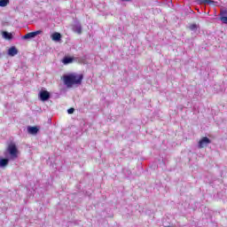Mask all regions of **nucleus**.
I'll return each mask as SVG.
<instances>
[{"instance_id":"nucleus-3","label":"nucleus","mask_w":227,"mask_h":227,"mask_svg":"<svg viewBox=\"0 0 227 227\" xmlns=\"http://www.w3.org/2000/svg\"><path fill=\"white\" fill-rule=\"evenodd\" d=\"M38 35H42V30H37L35 32H30L22 36V40H31L32 38H35Z\"/></svg>"},{"instance_id":"nucleus-6","label":"nucleus","mask_w":227,"mask_h":227,"mask_svg":"<svg viewBox=\"0 0 227 227\" xmlns=\"http://www.w3.org/2000/svg\"><path fill=\"white\" fill-rule=\"evenodd\" d=\"M18 54H19V50H17L15 46H12L8 50V56H11L12 58H13V56H17Z\"/></svg>"},{"instance_id":"nucleus-7","label":"nucleus","mask_w":227,"mask_h":227,"mask_svg":"<svg viewBox=\"0 0 227 227\" xmlns=\"http://www.w3.org/2000/svg\"><path fill=\"white\" fill-rule=\"evenodd\" d=\"M27 132H28V134H31L32 136H36L38 134V128L29 126L27 128Z\"/></svg>"},{"instance_id":"nucleus-4","label":"nucleus","mask_w":227,"mask_h":227,"mask_svg":"<svg viewBox=\"0 0 227 227\" xmlns=\"http://www.w3.org/2000/svg\"><path fill=\"white\" fill-rule=\"evenodd\" d=\"M39 98L42 102H47L51 98V93L47 90H41L39 92Z\"/></svg>"},{"instance_id":"nucleus-8","label":"nucleus","mask_w":227,"mask_h":227,"mask_svg":"<svg viewBox=\"0 0 227 227\" xmlns=\"http://www.w3.org/2000/svg\"><path fill=\"white\" fill-rule=\"evenodd\" d=\"M73 31H74V33H77L78 35H81L82 33V27H81L79 23L75 24L73 27Z\"/></svg>"},{"instance_id":"nucleus-13","label":"nucleus","mask_w":227,"mask_h":227,"mask_svg":"<svg viewBox=\"0 0 227 227\" xmlns=\"http://www.w3.org/2000/svg\"><path fill=\"white\" fill-rule=\"evenodd\" d=\"M10 4V0H0V6L1 8H4Z\"/></svg>"},{"instance_id":"nucleus-5","label":"nucleus","mask_w":227,"mask_h":227,"mask_svg":"<svg viewBox=\"0 0 227 227\" xmlns=\"http://www.w3.org/2000/svg\"><path fill=\"white\" fill-rule=\"evenodd\" d=\"M211 141L208 137H205L199 142V148H205L206 146H208L210 145Z\"/></svg>"},{"instance_id":"nucleus-2","label":"nucleus","mask_w":227,"mask_h":227,"mask_svg":"<svg viewBox=\"0 0 227 227\" xmlns=\"http://www.w3.org/2000/svg\"><path fill=\"white\" fill-rule=\"evenodd\" d=\"M82 74L72 73L64 75V84H66L67 88H72V86H74L75 84H81V82H82Z\"/></svg>"},{"instance_id":"nucleus-10","label":"nucleus","mask_w":227,"mask_h":227,"mask_svg":"<svg viewBox=\"0 0 227 227\" xmlns=\"http://www.w3.org/2000/svg\"><path fill=\"white\" fill-rule=\"evenodd\" d=\"M199 4H215V2L213 0H197Z\"/></svg>"},{"instance_id":"nucleus-16","label":"nucleus","mask_w":227,"mask_h":227,"mask_svg":"<svg viewBox=\"0 0 227 227\" xmlns=\"http://www.w3.org/2000/svg\"><path fill=\"white\" fill-rule=\"evenodd\" d=\"M122 3H129L130 0H121Z\"/></svg>"},{"instance_id":"nucleus-15","label":"nucleus","mask_w":227,"mask_h":227,"mask_svg":"<svg viewBox=\"0 0 227 227\" xmlns=\"http://www.w3.org/2000/svg\"><path fill=\"white\" fill-rule=\"evenodd\" d=\"M74 111H75V109H74V108H69V109L67 110V113H68V114H74Z\"/></svg>"},{"instance_id":"nucleus-1","label":"nucleus","mask_w":227,"mask_h":227,"mask_svg":"<svg viewBox=\"0 0 227 227\" xmlns=\"http://www.w3.org/2000/svg\"><path fill=\"white\" fill-rule=\"evenodd\" d=\"M7 159L0 158V168H6L10 160H15L19 158V149L15 144H10L4 153Z\"/></svg>"},{"instance_id":"nucleus-9","label":"nucleus","mask_w":227,"mask_h":227,"mask_svg":"<svg viewBox=\"0 0 227 227\" xmlns=\"http://www.w3.org/2000/svg\"><path fill=\"white\" fill-rule=\"evenodd\" d=\"M51 40L53 42H59L61 40V34L55 32L51 35Z\"/></svg>"},{"instance_id":"nucleus-11","label":"nucleus","mask_w":227,"mask_h":227,"mask_svg":"<svg viewBox=\"0 0 227 227\" xmlns=\"http://www.w3.org/2000/svg\"><path fill=\"white\" fill-rule=\"evenodd\" d=\"M3 36L5 38V40H12V38H13V35L8 32H3Z\"/></svg>"},{"instance_id":"nucleus-14","label":"nucleus","mask_w":227,"mask_h":227,"mask_svg":"<svg viewBox=\"0 0 227 227\" xmlns=\"http://www.w3.org/2000/svg\"><path fill=\"white\" fill-rule=\"evenodd\" d=\"M190 29H191L192 31H196V29H198V25H196V24L191 25V26H190Z\"/></svg>"},{"instance_id":"nucleus-12","label":"nucleus","mask_w":227,"mask_h":227,"mask_svg":"<svg viewBox=\"0 0 227 227\" xmlns=\"http://www.w3.org/2000/svg\"><path fill=\"white\" fill-rule=\"evenodd\" d=\"M72 61H74V59H72V58L69 57H65L62 60L64 65H69V63H72Z\"/></svg>"}]
</instances>
